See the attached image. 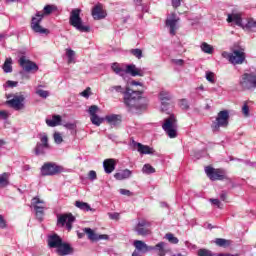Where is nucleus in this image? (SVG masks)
Segmentation results:
<instances>
[{
    "mask_svg": "<svg viewBox=\"0 0 256 256\" xmlns=\"http://www.w3.org/2000/svg\"><path fill=\"white\" fill-rule=\"evenodd\" d=\"M108 93H121L124 95V105L130 113H141L145 109V104L141 103L143 91L131 90V88H122L121 85L111 86Z\"/></svg>",
    "mask_w": 256,
    "mask_h": 256,
    "instance_id": "f257e3e1",
    "label": "nucleus"
},
{
    "mask_svg": "<svg viewBox=\"0 0 256 256\" xmlns=\"http://www.w3.org/2000/svg\"><path fill=\"white\" fill-rule=\"evenodd\" d=\"M53 11H57V6L46 5L44 7V12H37L36 16L32 17L31 29L34 31V33H40V35L49 33V30L41 27V21H43V17H45V15H51Z\"/></svg>",
    "mask_w": 256,
    "mask_h": 256,
    "instance_id": "f03ea898",
    "label": "nucleus"
},
{
    "mask_svg": "<svg viewBox=\"0 0 256 256\" xmlns=\"http://www.w3.org/2000/svg\"><path fill=\"white\" fill-rule=\"evenodd\" d=\"M111 68L112 71H114L116 75H120V77H125L127 74L132 77H145V69L137 68L135 64H129L126 66V69H123L118 63H113Z\"/></svg>",
    "mask_w": 256,
    "mask_h": 256,
    "instance_id": "7ed1b4c3",
    "label": "nucleus"
},
{
    "mask_svg": "<svg viewBox=\"0 0 256 256\" xmlns=\"http://www.w3.org/2000/svg\"><path fill=\"white\" fill-rule=\"evenodd\" d=\"M69 23L81 33H89V31H91V27L83 24V19H81V9L79 8H75L70 12Z\"/></svg>",
    "mask_w": 256,
    "mask_h": 256,
    "instance_id": "20e7f679",
    "label": "nucleus"
},
{
    "mask_svg": "<svg viewBox=\"0 0 256 256\" xmlns=\"http://www.w3.org/2000/svg\"><path fill=\"white\" fill-rule=\"evenodd\" d=\"M238 87L241 91H254L256 89V71L242 74L238 81Z\"/></svg>",
    "mask_w": 256,
    "mask_h": 256,
    "instance_id": "39448f33",
    "label": "nucleus"
},
{
    "mask_svg": "<svg viewBox=\"0 0 256 256\" xmlns=\"http://www.w3.org/2000/svg\"><path fill=\"white\" fill-rule=\"evenodd\" d=\"M133 246L142 251V253H149V251H158L159 256H165V242H160L155 246H149L142 240H135Z\"/></svg>",
    "mask_w": 256,
    "mask_h": 256,
    "instance_id": "423d86ee",
    "label": "nucleus"
},
{
    "mask_svg": "<svg viewBox=\"0 0 256 256\" xmlns=\"http://www.w3.org/2000/svg\"><path fill=\"white\" fill-rule=\"evenodd\" d=\"M177 127V118L173 114L166 118L162 124L163 131H165L170 139H175V137H177Z\"/></svg>",
    "mask_w": 256,
    "mask_h": 256,
    "instance_id": "0eeeda50",
    "label": "nucleus"
},
{
    "mask_svg": "<svg viewBox=\"0 0 256 256\" xmlns=\"http://www.w3.org/2000/svg\"><path fill=\"white\" fill-rule=\"evenodd\" d=\"M222 57H224V59H228L232 65H243L245 62V49H236L233 50L232 53L223 52Z\"/></svg>",
    "mask_w": 256,
    "mask_h": 256,
    "instance_id": "6e6552de",
    "label": "nucleus"
},
{
    "mask_svg": "<svg viewBox=\"0 0 256 256\" xmlns=\"http://www.w3.org/2000/svg\"><path fill=\"white\" fill-rule=\"evenodd\" d=\"M229 125V111L222 110L217 114L215 121L212 122L211 128L214 133L219 132L221 127Z\"/></svg>",
    "mask_w": 256,
    "mask_h": 256,
    "instance_id": "1a4fd4ad",
    "label": "nucleus"
},
{
    "mask_svg": "<svg viewBox=\"0 0 256 256\" xmlns=\"http://www.w3.org/2000/svg\"><path fill=\"white\" fill-rule=\"evenodd\" d=\"M40 142L36 144V147L34 149L35 155H45L49 149H51V146L49 145V137L47 134H40L39 135Z\"/></svg>",
    "mask_w": 256,
    "mask_h": 256,
    "instance_id": "9d476101",
    "label": "nucleus"
},
{
    "mask_svg": "<svg viewBox=\"0 0 256 256\" xmlns=\"http://www.w3.org/2000/svg\"><path fill=\"white\" fill-rule=\"evenodd\" d=\"M31 205L34 208L38 221H43V217L45 216V201L36 196L32 198Z\"/></svg>",
    "mask_w": 256,
    "mask_h": 256,
    "instance_id": "9b49d317",
    "label": "nucleus"
},
{
    "mask_svg": "<svg viewBox=\"0 0 256 256\" xmlns=\"http://www.w3.org/2000/svg\"><path fill=\"white\" fill-rule=\"evenodd\" d=\"M205 173L211 181H223L227 179V175H225V171L223 169H215L211 166H207L205 168Z\"/></svg>",
    "mask_w": 256,
    "mask_h": 256,
    "instance_id": "f8f14e48",
    "label": "nucleus"
},
{
    "mask_svg": "<svg viewBox=\"0 0 256 256\" xmlns=\"http://www.w3.org/2000/svg\"><path fill=\"white\" fill-rule=\"evenodd\" d=\"M61 171H63V167L51 162L45 163L41 167L42 177L57 175V173H61Z\"/></svg>",
    "mask_w": 256,
    "mask_h": 256,
    "instance_id": "ddd939ff",
    "label": "nucleus"
},
{
    "mask_svg": "<svg viewBox=\"0 0 256 256\" xmlns=\"http://www.w3.org/2000/svg\"><path fill=\"white\" fill-rule=\"evenodd\" d=\"M6 105H9L15 111H21V109H25V96L14 95L12 99L6 101Z\"/></svg>",
    "mask_w": 256,
    "mask_h": 256,
    "instance_id": "4468645a",
    "label": "nucleus"
},
{
    "mask_svg": "<svg viewBox=\"0 0 256 256\" xmlns=\"http://www.w3.org/2000/svg\"><path fill=\"white\" fill-rule=\"evenodd\" d=\"M75 222V216L73 214H62L58 216L57 225L60 227H65L68 229V231H71L73 229V223Z\"/></svg>",
    "mask_w": 256,
    "mask_h": 256,
    "instance_id": "2eb2a0df",
    "label": "nucleus"
},
{
    "mask_svg": "<svg viewBox=\"0 0 256 256\" xmlns=\"http://www.w3.org/2000/svg\"><path fill=\"white\" fill-rule=\"evenodd\" d=\"M180 18L177 16V14L172 13L167 19H166V27L169 28L170 35L175 36L177 33V29H179V23Z\"/></svg>",
    "mask_w": 256,
    "mask_h": 256,
    "instance_id": "dca6fc26",
    "label": "nucleus"
},
{
    "mask_svg": "<svg viewBox=\"0 0 256 256\" xmlns=\"http://www.w3.org/2000/svg\"><path fill=\"white\" fill-rule=\"evenodd\" d=\"M19 65L20 67H22V69H24V71H26L27 73L31 72V71H39V66H37V64L29 59H27V57L22 56L19 59Z\"/></svg>",
    "mask_w": 256,
    "mask_h": 256,
    "instance_id": "f3484780",
    "label": "nucleus"
},
{
    "mask_svg": "<svg viewBox=\"0 0 256 256\" xmlns=\"http://www.w3.org/2000/svg\"><path fill=\"white\" fill-rule=\"evenodd\" d=\"M149 223L145 220H141L135 226L134 231H136L137 235H141L142 237H147V235H151V229L148 228Z\"/></svg>",
    "mask_w": 256,
    "mask_h": 256,
    "instance_id": "a211bd4d",
    "label": "nucleus"
},
{
    "mask_svg": "<svg viewBox=\"0 0 256 256\" xmlns=\"http://www.w3.org/2000/svg\"><path fill=\"white\" fill-rule=\"evenodd\" d=\"M173 99L171 93L163 90L159 93V100L161 101V111L165 112L169 110V101Z\"/></svg>",
    "mask_w": 256,
    "mask_h": 256,
    "instance_id": "6ab92c4d",
    "label": "nucleus"
},
{
    "mask_svg": "<svg viewBox=\"0 0 256 256\" xmlns=\"http://www.w3.org/2000/svg\"><path fill=\"white\" fill-rule=\"evenodd\" d=\"M56 253L59 256L73 255V253H75V249L71 246V244L62 241V243L56 250Z\"/></svg>",
    "mask_w": 256,
    "mask_h": 256,
    "instance_id": "aec40b11",
    "label": "nucleus"
},
{
    "mask_svg": "<svg viewBox=\"0 0 256 256\" xmlns=\"http://www.w3.org/2000/svg\"><path fill=\"white\" fill-rule=\"evenodd\" d=\"M63 242V239L57 235V234H51L47 238L48 247L50 249H58L61 247V243Z\"/></svg>",
    "mask_w": 256,
    "mask_h": 256,
    "instance_id": "412c9836",
    "label": "nucleus"
},
{
    "mask_svg": "<svg viewBox=\"0 0 256 256\" xmlns=\"http://www.w3.org/2000/svg\"><path fill=\"white\" fill-rule=\"evenodd\" d=\"M92 17L95 21H101V19H105L107 17V12L103 10V6L101 4H97L92 9Z\"/></svg>",
    "mask_w": 256,
    "mask_h": 256,
    "instance_id": "4be33fe9",
    "label": "nucleus"
},
{
    "mask_svg": "<svg viewBox=\"0 0 256 256\" xmlns=\"http://www.w3.org/2000/svg\"><path fill=\"white\" fill-rule=\"evenodd\" d=\"M84 233H86L90 241H101L103 239H109V236L107 234L98 235L91 228H84Z\"/></svg>",
    "mask_w": 256,
    "mask_h": 256,
    "instance_id": "5701e85b",
    "label": "nucleus"
},
{
    "mask_svg": "<svg viewBox=\"0 0 256 256\" xmlns=\"http://www.w3.org/2000/svg\"><path fill=\"white\" fill-rule=\"evenodd\" d=\"M227 22L228 23H234L238 27H242V28H243V25H244L243 24V19L241 18V14H239V13L228 14Z\"/></svg>",
    "mask_w": 256,
    "mask_h": 256,
    "instance_id": "b1692460",
    "label": "nucleus"
},
{
    "mask_svg": "<svg viewBox=\"0 0 256 256\" xmlns=\"http://www.w3.org/2000/svg\"><path fill=\"white\" fill-rule=\"evenodd\" d=\"M115 165H116L115 159L109 158V159L104 160L103 168H104L105 173H107V174L113 173L115 171Z\"/></svg>",
    "mask_w": 256,
    "mask_h": 256,
    "instance_id": "393cba45",
    "label": "nucleus"
},
{
    "mask_svg": "<svg viewBox=\"0 0 256 256\" xmlns=\"http://www.w3.org/2000/svg\"><path fill=\"white\" fill-rule=\"evenodd\" d=\"M131 175H133V172L129 169H124L121 170L118 173L114 174V179H116L117 181H123L125 179H129V177H131Z\"/></svg>",
    "mask_w": 256,
    "mask_h": 256,
    "instance_id": "a878e982",
    "label": "nucleus"
},
{
    "mask_svg": "<svg viewBox=\"0 0 256 256\" xmlns=\"http://www.w3.org/2000/svg\"><path fill=\"white\" fill-rule=\"evenodd\" d=\"M105 121H107V123H109V125L112 127H117V125L121 123V116L117 114L107 115L105 117Z\"/></svg>",
    "mask_w": 256,
    "mask_h": 256,
    "instance_id": "bb28decb",
    "label": "nucleus"
},
{
    "mask_svg": "<svg viewBox=\"0 0 256 256\" xmlns=\"http://www.w3.org/2000/svg\"><path fill=\"white\" fill-rule=\"evenodd\" d=\"M138 151L139 153H142V155H153L155 153V150L149 146H145L141 143H137Z\"/></svg>",
    "mask_w": 256,
    "mask_h": 256,
    "instance_id": "cd10ccee",
    "label": "nucleus"
},
{
    "mask_svg": "<svg viewBox=\"0 0 256 256\" xmlns=\"http://www.w3.org/2000/svg\"><path fill=\"white\" fill-rule=\"evenodd\" d=\"M46 125H48V127H57L58 125H61V116L53 115L52 119H46Z\"/></svg>",
    "mask_w": 256,
    "mask_h": 256,
    "instance_id": "c85d7f7f",
    "label": "nucleus"
},
{
    "mask_svg": "<svg viewBox=\"0 0 256 256\" xmlns=\"http://www.w3.org/2000/svg\"><path fill=\"white\" fill-rule=\"evenodd\" d=\"M242 29H246L247 31L256 32V21L253 18L247 19V22L243 24Z\"/></svg>",
    "mask_w": 256,
    "mask_h": 256,
    "instance_id": "c756f323",
    "label": "nucleus"
},
{
    "mask_svg": "<svg viewBox=\"0 0 256 256\" xmlns=\"http://www.w3.org/2000/svg\"><path fill=\"white\" fill-rule=\"evenodd\" d=\"M75 207H77L81 211H95L94 209L91 208L89 203L83 202V201H76L75 202Z\"/></svg>",
    "mask_w": 256,
    "mask_h": 256,
    "instance_id": "7c9ffc66",
    "label": "nucleus"
},
{
    "mask_svg": "<svg viewBox=\"0 0 256 256\" xmlns=\"http://www.w3.org/2000/svg\"><path fill=\"white\" fill-rule=\"evenodd\" d=\"M13 63V60L11 58H7L4 62V65L2 67L4 73H12L13 72V66H11Z\"/></svg>",
    "mask_w": 256,
    "mask_h": 256,
    "instance_id": "2f4dec72",
    "label": "nucleus"
},
{
    "mask_svg": "<svg viewBox=\"0 0 256 256\" xmlns=\"http://www.w3.org/2000/svg\"><path fill=\"white\" fill-rule=\"evenodd\" d=\"M66 57L68 58V65H71V63H75V52L73 51V49H66Z\"/></svg>",
    "mask_w": 256,
    "mask_h": 256,
    "instance_id": "473e14b6",
    "label": "nucleus"
},
{
    "mask_svg": "<svg viewBox=\"0 0 256 256\" xmlns=\"http://www.w3.org/2000/svg\"><path fill=\"white\" fill-rule=\"evenodd\" d=\"M200 48L203 53H207L208 55L213 54V46L207 44V42H203Z\"/></svg>",
    "mask_w": 256,
    "mask_h": 256,
    "instance_id": "72a5a7b5",
    "label": "nucleus"
},
{
    "mask_svg": "<svg viewBox=\"0 0 256 256\" xmlns=\"http://www.w3.org/2000/svg\"><path fill=\"white\" fill-rule=\"evenodd\" d=\"M142 173H144L145 175H151L155 173V169L153 168V166H151V164H145L142 168Z\"/></svg>",
    "mask_w": 256,
    "mask_h": 256,
    "instance_id": "f704fd0d",
    "label": "nucleus"
},
{
    "mask_svg": "<svg viewBox=\"0 0 256 256\" xmlns=\"http://www.w3.org/2000/svg\"><path fill=\"white\" fill-rule=\"evenodd\" d=\"M214 243L218 245V247H229L230 242L229 240L223 239V238H217Z\"/></svg>",
    "mask_w": 256,
    "mask_h": 256,
    "instance_id": "c9c22d12",
    "label": "nucleus"
},
{
    "mask_svg": "<svg viewBox=\"0 0 256 256\" xmlns=\"http://www.w3.org/2000/svg\"><path fill=\"white\" fill-rule=\"evenodd\" d=\"M36 95H38V97H41V99H47V97H49L50 93L47 90H43L41 88H36Z\"/></svg>",
    "mask_w": 256,
    "mask_h": 256,
    "instance_id": "e433bc0d",
    "label": "nucleus"
},
{
    "mask_svg": "<svg viewBox=\"0 0 256 256\" xmlns=\"http://www.w3.org/2000/svg\"><path fill=\"white\" fill-rule=\"evenodd\" d=\"M90 121L93 125H96V127H99L101 123H103L104 119L100 118L97 114L90 117Z\"/></svg>",
    "mask_w": 256,
    "mask_h": 256,
    "instance_id": "4c0bfd02",
    "label": "nucleus"
},
{
    "mask_svg": "<svg viewBox=\"0 0 256 256\" xmlns=\"http://www.w3.org/2000/svg\"><path fill=\"white\" fill-rule=\"evenodd\" d=\"M9 185V179L7 173L0 175V187H7Z\"/></svg>",
    "mask_w": 256,
    "mask_h": 256,
    "instance_id": "58836bf2",
    "label": "nucleus"
},
{
    "mask_svg": "<svg viewBox=\"0 0 256 256\" xmlns=\"http://www.w3.org/2000/svg\"><path fill=\"white\" fill-rule=\"evenodd\" d=\"M166 239L173 245H177V243H179V238L175 237L172 233L166 234Z\"/></svg>",
    "mask_w": 256,
    "mask_h": 256,
    "instance_id": "ea45409f",
    "label": "nucleus"
},
{
    "mask_svg": "<svg viewBox=\"0 0 256 256\" xmlns=\"http://www.w3.org/2000/svg\"><path fill=\"white\" fill-rule=\"evenodd\" d=\"M130 53L136 57V59H141L143 57V51L139 48L130 50Z\"/></svg>",
    "mask_w": 256,
    "mask_h": 256,
    "instance_id": "a19ab883",
    "label": "nucleus"
},
{
    "mask_svg": "<svg viewBox=\"0 0 256 256\" xmlns=\"http://www.w3.org/2000/svg\"><path fill=\"white\" fill-rule=\"evenodd\" d=\"M98 112H99V106H97V105H92L88 109V113H89L90 117L97 115Z\"/></svg>",
    "mask_w": 256,
    "mask_h": 256,
    "instance_id": "79ce46f5",
    "label": "nucleus"
},
{
    "mask_svg": "<svg viewBox=\"0 0 256 256\" xmlns=\"http://www.w3.org/2000/svg\"><path fill=\"white\" fill-rule=\"evenodd\" d=\"M197 255L198 256H213V252H211L208 249L202 248V249L198 250Z\"/></svg>",
    "mask_w": 256,
    "mask_h": 256,
    "instance_id": "37998d69",
    "label": "nucleus"
},
{
    "mask_svg": "<svg viewBox=\"0 0 256 256\" xmlns=\"http://www.w3.org/2000/svg\"><path fill=\"white\" fill-rule=\"evenodd\" d=\"M63 127H65V129H68L69 131H75V129H77V123L76 122H67V123L63 124Z\"/></svg>",
    "mask_w": 256,
    "mask_h": 256,
    "instance_id": "c03bdc74",
    "label": "nucleus"
},
{
    "mask_svg": "<svg viewBox=\"0 0 256 256\" xmlns=\"http://www.w3.org/2000/svg\"><path fill=\"white\" fill-rule=\"evenodd\" d=\"M205 77L209 83H215V73L211 71H206Z\"/></svg>",
    "mask_w": 256,
    "mask_h": 256,
    "instance_id": "a18cd8bd",
    "label": "nucleus"
},
{
    "mask_svg": "<svg viewBox=\"0 0 256 256\" xmlns=\"http://www.w3.org/2000/svg\"><path fill=\"white\" fill-rule=\"evenodd\" d=\"M54 142L57 145H61V143L63 142V136H61V133H59V132L54 133Z\"/></svg>",
    "mask_w": 256,
    "mask_h": 256,
    "instance_id": "49530a36",
    "label": "nucleus"
},
{
    "mask_svg": "<svg viewBox=\"0 0 256 256\" xmlns=\"http://www.w3.org/2000/svg\"><path fill=\"white\" fill-rule=\"evenodd\" d=\"M179 105H180L181 109H184L185 111H187V109H189V101L185 98L180 100Z\"/></svg>",
    "mask_w": 256,
    "mask_h": 256,
    "instance_id": "de8ad7c7",
    "label": "nucleus"
},
{
    "mask_svg": "<svg viewBox=\"0 0 256 256\" xmlns=\"http://www.w3.org/2000/svg\"><path fill=\"white\" fill-rule=\"evenodd\" d=\"M90 95H91V88L89 87L81 92V96L85 97V99H89Z\"/></svg>",
    "mask_w": 256,
    "mask_h": 256,
    "instance_id": "09e8293b",
    "label": "nucleus"
},
{
    "mask_svg": "<svg viewBox=\"0 0 256 256\" xmlns=\"http://www.w3.org/2000/svg\"><path fill=\"white\" fill-rule=\"evenodd\" d=\"M242 113H243L244 117H249V105H247V103H245L243 105Z\"/></svg>",
    "mask_w": 256,
    "mask_h": 256,
    "instance_id": "8fccbe9b",
    "label": "nucleus"
},
{
    "mask_svg": "<svg viewBox=\"0 0 256 256\" xmlns=\"http://www.w3.org/2000/svg\"><path fill=\"white\" fill-rule=\"evenodd\" d=\"M88 177L90 181H95V179H97V172H95V170H91L88 173Z\"/></svg>",
    "mask_w": 256,
    "mask_h": 256,
    "instance_id": "3c124183",
    "label": "nucleus"
},
{
    "mask_svg": "<svg viewBox=\"0 0 256 256\" xmlns=\"http://www.w3.org/2000/svg\"><path fill=\"white\" fill-rule=\"evenodd\" d=\"M210 203H212V205H216L219 209H221L223 205L219 199H210Z\"/></svg>",
    "mask_w": 256,
    "mask_h": 256,
    "instance_id": "603ef678",
    "label": "nucleus"
},
{
    "mask_svg": "<svg viewBox=\"0 0 256 256\" xmlns=\"http://www.w3.org/2000/svg\"><path fill=\"white\" fill-rule=\"evenodd\" d=\"M109 219H112L113 221H118L119 219V213L114 212V213H108Z\"/></svg>",
    "mask_w": 256,
    "mask_h": 256,
    "instance_id": "864d4df0",
    "label": "nucleus"
},
{
    "mask_svg": "<svg viewBox=\"0 0 256 256\" xmlns=\"http://www.w3.org/2000/svg\"><path fill=\"white\" fill-rule=\"evenodd\" d=\"M172 63H174V65H178L179 67H183L185 61L183 59H173Z\"/></svg>",
    "mask_w": 256,
    "mask_h": 256,
    "instance_id": "5fc2aeb1",
    "label": "nucleus"
},
{
    "mask_svg": "<svg viewBox=\"0 0 256 256\" xmlns=\"http://www.w3.org/2000/svg\"><path fill=\"white\" fill-rule=\"evenodd\" d=\"M7 227V222L3 215H0V229H5Z\"/></svg>",
    "mask_w": 256,
    "mask_h": 256,
    "instance_id": "6e6d98bb",
    "label": "nucleus"
},
{
    "mask_svg": "<svg viewBox=\"0 0 256 256\" xmlns=\"http://www.w3.org/2000/svg\"><path fill=\"white\" fill-rule=\"evenodd\" d=\"M17 85H19V82H17V81L8 80V81L6 82V87H11V88H13V87H17Z\"/></svg>",
    "mask_w": 256,
    "mask_h": 256,
    "instance_id": "4d7b16f0",
    "label": "nucleus"
},
{
    "mask_svg": "<svg viewBox=\"0 0 256 256\" xmlns=\"http://www.w3.org/2000/svg\"><path fill=\"white\" fill-rule=\"evenodd\" d=\"M120 194L121 195H126L127 197H131V195H133V192H131L127 189H120Z\"/></svg>",
    "mask_w": 256,
    "mask_h": 256,
    "instance_id": "13d9d810",
    "label": "nucleus"
},
{
    "mask_svg": "<svg viewBox=\"0 0 256 256\" xmlns=\"http://www.w3.org/2000/svg\"><path fill=\"white\" fill-rule=\"evenodd\" d=\"M0 119H3V120L9 119V113H7V111L5 110L0 111Z\"/></svg>",
    "mask_w": 256,
    "mask_h": 256,
    "instance_id": "bf43d9fd",
    "label": "nucleus"
},
{
    "mask_svg": "<svg viewBox=\"0 0 256 256\" xmlns=\"http://www.w3.org/2000/svg\"><path fill=\"white\" fill-rule=\"evenodd\" d=\"M181 1L183 0H172V7H174V9H177V7H181Z\"/></svg>",
    "mask_w": 256,
    "mask_h": 256,
    "instance_id": "052dcab7",
    "label": "nucleus"
},
{
    "mask_svg": "<svg viewBox=\"0 0 256 256\" xmlns=\"http://www.w3.org/2000/svg\"><path fill=\"white\" fill-rule=\"evenodd\" d=\"M221 201H227V192L222 191L220 194Z\"/></svg>",
    "mask_w": 256,
    "mask_h": 256,
    "instance_id": "680f3d73",
    "label": "nucleus"
},
{
    "mask_svg": "<svg viewBox=\"0 0 256 256\" xmlns=\"http://www.w3.org/2000/svg\"><path fill=\"white\" fill-rule=\"evenodd\" d=\"M130 85H134V86H140V87H143V83H141V82H137V81H135V80H133V81H131L130 82Z\"/></svg>",
    "mask_w": 256,
    "mask_h": 256,
    "instance_id": "e2e57ef3",
    "label": "nucleus"
},
{
    "mask_svg": "<svg viewBox=\"0 0 256 256\" xmlns=\"http://www.w3.org/2000/svg\"><path fill=\"white\" fill-rule=\"evenodd\" d=\"M77 235L79 239H83L86 235L85 229H83V232H78Z\"/></svg>",
    "mask_w": 256,
    "mask_h": 256,
    "instance_id": "0e129e2a",
    "label": "nucleus"
},
{
    "mask_svg": "<svg viewBox=\"0 0 256 256\" xmlns=\"http://www.w3.org/2000/svg\"><path fill=\"white\" fill-rule=\"evenodd\" d=\"M245 165H249L250 167H254L255 166V162H251L249 160L244 161Z\"/></svg>",
    "mask_w": 256,
    "mask_h": 256,
    "instance_id": "69168bd1",
    "label": "nucleus"
},
{
    "mask_svg": "<svg viewBox=\"0 0 256 256\" xmlns=\"http://www.w3.org/2000/svg\"><path fill=\"white\" fill-rule=\"evenodd\" d=\"M218 256H239V254H219Z\"/></svg>",
    "mask_w": 256,
    "mask_h": 256,
    "instance_id": "338daca9",
    "label": "nucleus"
},
{
    "mask_svg": "<svg viewBox=\"0 0 256 256\" xmlns=\"http://www.w3.org/2000/svg\"><path fill=\"white\" fill-rule=\"evenodd\" d=\"M7 38V34H0V41Z\"/></svg>",
    "mask_w": 256,
    "mask_h": 256,
    "instance_id": "774afa93",
    "label": "nucleus"
}]
</instances>
